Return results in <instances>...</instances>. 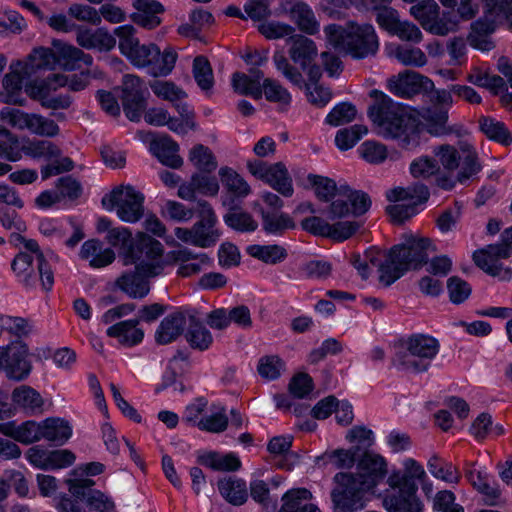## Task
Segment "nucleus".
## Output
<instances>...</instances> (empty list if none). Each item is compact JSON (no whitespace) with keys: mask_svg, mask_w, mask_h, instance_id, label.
<instances>
[{"mask_svg":"<svg viewBox=\"0 0 512 512\" xmlns=\"http://www.w3.org/2000/svg\"><path fill=\"white\" fill-rule=\"evenodd\" d=\"M373 104L368 116L378 136L393 140L404 150H413L420 145L421 129L418 121L406 109L379 90H372Z\"/></svg>","mask_w":512,"mask_h":512,"instance_id":"obj_1","label":"nucleus"},{"mask_svg":"<svg viewBox=\"0 0 512 512\" xmlns=\"http://www.w3.org/2000/svg\"><path fill=\"white\" fill-rule=\"evenodd\" d=\"M402 243L393 246L386 253L384 261L380 251L369 250L366 258L378 267L379 280L385 286H389L404 275L409 269H417L427 263L428 251L434 250L427 238H419L411 233H405Z\"/></svg>","mask_w":512,"mask_h":512,"instance_id":"obj_2","label":"nucleus"},{"mask_svg":"<svg viewBox=\"0 0 512 512\" xmlns=\"http://www.w3.org/2000/svg\"><path fill=\"white\" fill-rule=\"evenodd\" d=\"M324 35L328 45L354 59L375 56L379 50V39L370 23L348 21L344 26L329 24L324 27Z\"/></svg>","mask_w":512,"mask_h":512,"instance_id":"obj_3","label":"nucleus"},{"mask_svg":"<svg viewBox=\"0 0 512 512\" xmlns=\"http://www.w3.org/2000/svg\"><path fill=\"white\" fill-rule=\"evenodd\" d=\"M440 349L438 340L426 334H413L405 339L393 356L392 364L400 371L423 373L428 371Z\"/></svg>","mask_w":512,"mask_h":512,"instance_id":"obj_4","label":"nucleus"},{"mask_svg":"<svg viewBox=\"0 0 512 512\" xmlns=\"http://www.w3.org/2000/svg\"><path fill=\"white\" fill-rule=\"evenodd\" d=\"M433 153L446 171H455L459 168L462 159V165L456 177L437 178V185L445 190L452 189L456 182H466L481 170L477 154L468 143H460L459 150L448 144L440 145L434 148Z\"/></svg>","mask_w":512,"mask_h":512,"instance_id":"obj_5","label":"nucleus"},{"mask_svg":"<svg viewBox=\"0 0 512 512\" xmlns=\"http://www.w3.org/2000/svg\"><path fill=\"white\" fill-rule=\"evenodd\" d=\"M198 220L190 228L177 227L175 236L190 245L199 248H210L216 245L222 236L217 227L218 217L212 205L205 200H199L196 206Z\"/></svg>","mask_w":512,"mask_h":512,"instance_id":"obj_6","label":"nucleus"},{"mask_svg":"<svg viewBox=\"0 0 512 512\" xmlns=\"http://www.w3.org/2000/svg\"><path fill=\"white\" fill-rule=\"evenodd\" d=\"M144 200V194L128 184L114 187L101 203L107 211H115L123 222L136 223L143 217Z\"/></svg>","mask_w":512,"mask_h":512,"instance_id":"obj_7","label":"nucleus"},{"mask_svg":"<svg viewBox=\"0 0 512 512\" xmlns=\"http://www.w3.org/2000/svg\"><path fill=\"white\" fill-rule=\"evenodd\" d=\"M386 197L395 204L386 208L394 223H403L417 214L418 206L428 200L429 191L422 184L407 188L396 187L386 192Z\"/></svg>","mask_w":512,"mask_h":512,"instance_id":"obj_8","label":"nucleus"},{"mask_svg":"<svg viewBox=\"0 0 512 512\" xmlns=\"http://www.w3.org/2000/svg\"><path fill=\"white\" fill-rule=\"evenodd\" d=\"M331 491L334 512H357L365 507L364 493L369 491L353 473H337Z\"/></svg>","mask_w":512,"mask_h":512,"instance_id":"obj_9","label":"nucleus"},{"mask_svg":"<svg viewBox=\"0 0 512 512\" xmlns=\"http://www.w3.org/2000/svg\"><path fill=\"white\" fill-rule=\"evenodd\" d=\"M512 252V226L505 229L501 235V242L488 245L486 248L473 254L475 264L487 274L507 281L512 277V270L503 267L499 262L501 258H508Z\"/></svg>","mask_w":512,"mask_h":512,"instance_id":"obj_10","label":"nucleus"},{"mask_svg":"<svg viewBox=\"0 0 512 512\" xmlns=\"http://www.w3.org/2000/svg\"><path fill=\"white\" fill-rule=\"evenodd\" d=\"M371 207L370 196L362 191L341 185L338 188L336 198L332 200L326 209L330 220L340 219L349 215L361 216Z\"/></svg>","mask_w":512,"mask_h":512,"instance_id":"obj_11","label":"nucleus"},{"mask_svg":"<svg viewBox=\"0 0 512 512\" xmlns=\"http://www.w3.org/2000/svg\"><path fill=\"white\" fill-rule=\"evenodd\" d=\"M31 370L29 349L25 343L13 341L0 346V373H4L8 379L22 381L29 376Z\"/></svg>","mask_w":512,"mask_h":512,"instance_id":"obj_12","label":"nucleus"},{"mask_svg":"<svg viewBox=\"0 0 512 512\" xmlns=\"http://www.w3.org/2000/svg\"><path fill=\"white\" fill-rule=\"evenodd\" d=\"M439 5L435 0H421L410 8V14L421 24L424 30L439 36L456 31L457 22L439 17Z\"/></svg>","mask_w":512,"mask_h":512,"instance_id":"obj_13","label":"nucleus"},{"mask_svg":"<svg viewBox=\"0 0 512 512\" xmlns=\"http://www.w3.org/2000/svg\"><path fill=\"white\" fill-rule=\"evenodd\" d=\"M155 276L147 275L145 266L136 265L119 275L115 280V287L132 299H142L150 291V279Z\"/></svg>","mask_w":512,"mask_h":512,"instance_id":"obj_14","label":"nucleus"},{"mask_svg":"<svg viewBox=\"0 0 512 512\" xmlns=\"http://www.w3.org/2000/svg\"><path fill=\"white\" fill-rule=\"evenodd\" d=\"M383 498L388 512H423V503L417 497V490L404 486H389Z\"/></svg>","mask_w":512,"mask_h":512,"instance_id":"obj_15","label":"nucleus"},{"mask_svg":"<svg viewBox=\"0 0 512 512\" xmlns=\"http://www.w3.org/2000/svg\"><path fill=\"white\" fill-rule=\"evenodd\" d=\"M32 75L21 60L12 61L9 66V72L3 78V88L5 93L2 95L3 102L14 105H24L25 100L21 97L23 80Z\"/></svg>","mask_w":512,"mask_h":512,"instance_id":"obj_16","label":"nucleus"},{"mask_svg":"<svg viewBox=\"0 0 512 512\" xmlns=\"http://www.w3.org/2000/svg\"><path fill=\"white\" fill-rule=\"evenodd\" d=\"M75 39L80 47L99 52L111 51L117 43L114 35L104 27L89 28L79 25Z\"/></svg>","mask_w":512,"mask_h":512,"instance_id":"obj_17","label":"nucleus"},{"mask_svg":"<svg viewBox=\"0 0 512 512\" xmlns=\"http://www.w3.org/2000/svg\"><path fill=\"white\" fill-rule=\"evenodd\" d=\"M138 249L139 263L138 265L145 266L147 275L158 276L164 270L163 252L164 248L161 242L152 237H143Z\"/></svg>","mask_w":512,"mask_h":512,"instance_id":"obj_18","label":"nucleus"},{"mask_svg":"<svg viewBox=\"0 0 512 512\" xmlns=\"http://www.w3.org/2000/svg\"><path fill=\"white\" fill-rule=\"evenodd\" d=\"M387 473L385 459L372 452H366L358 464V472L354 474L364 487L371 490Z\"/></svg>","mask_w":512,"mask_h":512,"instance_id":"obj_19","label":"nucleus"},{"mask_svg":"<svg viewBox=\"0 0 512 512\" xmlns=\"http://www.w3.org/2000/svg\"><path fill=\"white\" fill-rule=\"evenodd\" d=\"M222 205L227 208L226 213L223 215L225 225L238 233H253L258 227V221L251 213L238 207L231 197H222Z\"/></svg>","mask_w":512,"mask_h":512,"instance_id":"obj_20","label":"nucleus"},{"mask_svg":"<svg viewBox=\"0 0 512 512\" xmlns=\"http://www.w3.org/2000/svg\"><path fill=\"white\" fill-rule=\"evenodd\" d=\"M105 240L111 247L119 250V257L124 266L138 262V249L128 228L123 226L114 227L113 230H109V234H106Z\"/></svg>","mask_w":512,"mask_h":512,"instance_id":"obj_21","label":"nucleus"},{"mask_svg":"<svg viewBox=\"0 0 512 512\" xmlns=\"http://www.w3.org/2000/svg\"><path fill=\"white\" fill-rule=\"evenodd\" d=\"M9 242L15 246L23 244L25 251H21L20 253L33 254V258H36L37 269L42 287L45 290H50L54 283L53 272L51 267L48 265L44 254L39 249L38 243L33 239L26 240L20 233H11Z\"/></svg>","mask_w":512,"mask_h":512,"instance_id":"obj_22","label":"nucleus"},{"mask_svg":"<svg viewBox=\"0 0 512 512\" xmlns=\"http://www.w3.org/2000/svg\"><path fill=\"white\" fill-rule=\"evenodd\" d=\"M25 92L31 99L38 101L46 109H67L71 105V98L68 95H54L44 79L27 84Z\"/></svg>","mask_w":512,"mask_h":512,"instance_id":"obj_23","label":"nucleus"},{"mask_svg":"<svg viewBox=\"0 0 512 512\" xmlns=\"http://www.w3.org/2000/svg\"><path fill=\"white\" fill-rule=\"evenodd\" d=\"M286 41L289 45L288 54L290 59L298 64L302 70H306L318 55L316 43L301 34L292 35Z\"/></svg>","mask_w":512,"mask_h":512,"instance_id":"obj_24","label":"nucleus"},{"mask_svg":"<svg viewBox=\"0 0 512 512\" xmlns=\"http://www.w3.org/2000/svg\"><path fill=\"white\" fill-rule=\"evenodd\" d=\"M403 469L393 471L388 479L389 486H404L410 490H418V482L426 477L423 466L413 458H406L402 463Z\"/></svg>","mask_w":512,"mask_h":512,"instance_id":"obj_25","label":"nucleus"},{"mask_svg":"<svg viewBox=\"0 0 512 512\" xmlns=\"http://www.w3.org/2000/svg\"><path fill=\"white\" fill-rule=\"evenodd\" d=\"M497 25L494 20L482 15L470 25V31L467 36L469 45L480 51H490L495 45L492 40V34L496 31Z\"/></svg>","mask_w":512,"mask_h":512,"instance_id":"obj_26","label":"nucleus"},{"mask_svg":"<svg viewBox=\"0 0 512 512\" xmlns=\"http://www.w3.org/2000/svg\"><path fill=\"white\" fill-rule=\"evenodd\" d=\"M52 45L56 52L58 65L65 70L71 71L80 67V63L86 66L93 64V57L82 49L60 40H53Z\"/></svg>","mask_w":512,"mask_h":512,"instance_id":"obj_27","label":"nucleus"},{"mask_svg":"<svg viewBox=\"0 0 512 512\" xmlns=\"http://www.w3.org/2000/svg\"><path fill=\"white\" fill-rule=\"evenodd\" d=\"M133 7L136 9L131 14V20L145 28L154 29L161 24L160 15L164 12L163 5L156 0H133Z\"/></svg>","mask_w":512,"mask_h":512,"instance_id":"obj_28","label":"nucleus"},{"mask_svg":"<svg viewBox=\"0 0 512 512\" xmlns=\"http://www.w3.org/2000/svg\"><path fill=\"white\" fill-rule=\"evenodd\" d=\"M79 256L82 260L87 261L92 268L96 269L112 264L116 258L114 250L105 247L98 239L85 241L81 246Z\"/></svg>","mask_w":512,"mask_h":512,"instance_id":"obj_29","label":"nucleus"},{"mask_svg":"<svg viewBox=\"0 0 512 512\" xmlns=\"http://www.w3.org/2000/svg\"><path fill=\"white\" fill-rule=\"evenodd\" d=\"M150 151L165 166L180 168L183 159L178 155L179 145L169 136L154 137L150 142Z\"/></svg>","mask_w":512,"mask_h":512,"instance_id":"obj_30","label":"nucleus"},{"mask_svg":"<svg viewBox=\"0 0 512 512\" xmlns=\"http://www.w3.org/2000/svg\"><path fill=\"white\" fill-rule=\"evenodd\" d=\"M188 324V315L182 312L171 313L158 326L155 339L158 344L165 345L176 340Z\"/></svg>","mask_w":512,"mask_h":512,"instance_id":"obj_31","label":"nucleus"},{"mask_svg":"<svg viewBox=\"0 0 512 512\" xmlns=\"http://www.w3.org/2000/svg\"><path fill=\"white\" fill-rule=\"evenodd\" d=\"M424 77L412 70H405L387 80L388 89L400 97H410L418 92Z\"/></svg>","mask_w":512,"mask_h":512,"instance_id":"obj_32","label":"nucleus"},{"mask_svg":"<svg viewBox=\"0 0 512 512\" xmlns=\"http://www.w3.org/2000/svg\"><path fill=\"white\" fill-rule=\"evenodd\" d=\"M0 432L23 444H32L42 440V421H26L20 425L13 423L0 425Z\"/></svg>","mask_w":512,"mask_h":512,"instance_id":"obj_33","label":"nucleus"},{"mask_svg":"<svg viewBox=\"0 0 512 512\" xmlns=\"http://www.w3.org/2000/svg\"><path fill=\"white\" fill-rule=\"evenodd\" d=\"M11 267L18 280L28 288L34 287L40 280L36 258L31 253H18Z\"/></svg>","mask_w":512,"mask_h":512,"instance_id":"obj_34","label":"nucleus"},{"mask_svg":"<svg viewBox=\"0 0 512 512\" xmlns=\"http://www.w3.org/2000/svg\"><path fill=\"white\" fill-rule=\"evenodd\" d=\"M12 401L15 407L27 414H38L43 412L44 399L34 388L21 385L12 392Z\"/></svg>","mask_w":512,"mask_h":512,"instance_id":"obj_35","label":"nucleus"},{"mask_svg":"<svg viewBox=\"0 0 512 512\" xmlns=\"http://www.w3.org/2000/svg\"><path fill=\"white\" fill-rule=\"evenodd\" d=\"M138 320H126L110 326L106 333L108 336L116 338L124 346H134L139 344L144 337L142 329L138 328Z\"/></svg>","mask_w":512,"mask_h":512,"instance_id":"obj_36","label":"nucleus"},{"mask_svg":"<svg viewBox=\"0 0 512 512\" xmlns=\"http://www.w3.org/2000/svg\"><path fill=\"white\" fill-rule=\"evenodd\" d=\"M251 72L253 77L240 72L234 73L231 79L232 88L240 95L261 99L262 83L260 81L263 78V73L260 70H252Z\"/></svg>","mask_w":512,"mask_h":512,"instance_id":"obj_37","label":"nucleus"},{"mask_svg":"<svg viewBox=\"0 0 512 512\" xmlns=\"http://www.w3.org/2000/svg\"><path fill=\"white\" fill-rule=\"evenodd\" d=\"M185 338L191 348L199 351L207 350L213 343L211 332L195 314H188V328Z\"/></svg>","mask_w":512,"mask_h":512,"instance_id":"obj_38","label":"nucleus"},{"mask_svg":"<svg viewBox=\"0 0 512 512\" xmlns=\"http://www.w3.org/2000/svg\"><path fill=\"white\" fill-rule=\"evenodd\" d=\"M290 18L307 35H315L320 31V23L313 10L304 2H297L290 8Z\"/></svg>","mask_w":512,"mask_h":512,"instance_id":"obj_39","label":"nucleus"},{"mask_svg":"<svg viewBox=\"0 0 512 512\" xmlns=\"http://www.w3.org/2000/svg\"><path fill=\"white\" fill-rule=\"evenodd\" d=\"M311 497V492L305 488L292 489L283 495L279 512H321L316 505L306 503Z\"/></svg>","mask_w":512,"mask_h":512,"instance_id":"obj_40","label":"nucleus"},{"mask_svg":"<svg viewBox=\"0 0 512 512\" xmlns=\"http://www.w3.org/2000/svg\"><path fill=\"white\" fill-rule=\"evenodd\" d=\"M219 176L228 193L224 197H231L235 201L236 199H243L251 193L249 184L235 170L229 167H222L219 170Z\"/></svg>","mask_w":512,"mask_h":512,"instance_id":"obj_41","label":"nucleus"},{"mask_svg":"<svg viewBox=\"0 0 512 512\" xmlns=\"http://www.w3.org/2000/svg\"><path fill=\"white\" fill-rule=\"evenodd\" d=\"M221 496L230 504L240 506L248 498L246 482L236 477H225L217 483Z\"/></svg>","mask_w":512,"mask_h":512,"instance_id":"obj_42","label":"nucleus"},{"mask_svg":"<svg viewBox=\"0 0 512 512\" xmlns=\"http://www.w3.org/2000/svg\"><path fill=\"white\" fill-rule=\"evenodd\" d=\"M23 62L31 74L41 70H55L58 66L55 49L47 47L34 48Z\"/></svg>","mask_w":512,"mask_h":512,"instance_id":"obj_43","label":"nucleus"},{"mask_svg":"<svg viewBox=\"0 0 512 512\" xmlns=\"http://www.w3.org/2000/svg\"><path fill=\"white\" fill-rule=\"evenodd\" d=\"M71 436L72 427L68 421L53 417L42 421V439L63 445Z\"/></svg>","mask_w":512,"mask_h":512,"instance_id":"obj_44","label":"nucleus"},{"mask_svg":"<svg viewBox=\"0 0 512 512\" xmlns=\"http://www.w3.org/2000/svg\"><path fill=\"white\" fill-rule=\"evenodd\" d=\"M198 462L216 471H236L241 466V461L235 454L221 455L212 451L199 455Z\"/></svg>","mask_w":512,"mask_h":512,"instance_id":"obj_45","label":"nucleus"},{"mask_svg":"<svg viewBox=\"0 0 512 512\" xmlns=\"http://www.w3.org/2000/svg\"><path fill=\"white\" fill-rule=\"evenodd\" d=\"M422 118L427 127V131L432 135L441 136L452 132L447 126V109L439 108L438 106L428 108L423 112Z\"/></svg>","mask_w":512,"mask_h":512,"instance_id":"obj_46","label":"nucleus"},{"mask_svg":"<svg viewBox=\"0 0 512 512\" xmlns=\"http://www.w3.org/2000/svg\"><path fill=\"white\" fill-rule=\"evenodd\" d=\"M21 155L32 158H44L51 160L61 155V150L54 143L46 140L27 139L23 144L20 143Z\"/></svg>","mask_w":512,"mask_h":512,"instance_id":"obj_47","label":"nucleus"},{"mask_svg":"<svg viewBox=\"0 0 512 512\" xmlns=\"http://www.w3.org/2000/svg\"><path fill=\"white\" fill-rule=\"evenodd\" d=\"M358 451L359 448L356 447L326 451L316 458V462L322 461L324 465L330 464L336 469H349L355 464Z\"/></svg>","mask_w":512,"mask_h":512,"instance_id":"obj_48","label":"nucleus"},{"mask_svg":"<svg viewBox=\"0 0 512 512\" xmlns=\"http://www.w3.org/2000/svg\"><path fill=\"white\" fill-rule=\"evenodd\" d=\"M247 253L251 257L269 265L280 263L287 257L286 249L278 244L251 245L247 248Z\"/></svg>","mask_w":512,"mask_h":512,"instance_id":"obj_49","label":"nucleus"},{"mask_svg":"<svg viewBox=\"0 0 512 512\" xmlns=\"http://www.w3.org/2000/svg\"><path fill=\"white\" fill-rule=\"evenodd\" d=\"M266 183L285 197H290L293 194L292 179L285 165L281 162L271 164Z\"/></svg>","mask_w":512,"mask_h":512,"instance_id":"obj_50","label":"nucleus"},{"mask_svg":"<svg viewBox=\"0 0 512 512\" xmlns=\"http://www.w3.org/2000/svg\"><path fill=\"white\" fill-rule=\"evenodd\" d=\"M262 227L267 234L282 235L287 229L295 227L293 220L284 213L260 210Z\"/></svg>","mask_w":512,"mask_h":512,"instance_id":"obj_51","label":"nucleus"},{"mask_svg":"<svg viewBox=\"0 0 512 512\" xmlns=\"http://www.w3.org/2000/svg\"><path fill=\"white\" fill-rule=\"evenodd\" d=\"M196 425L200 430L210 433H221L225 431L228 426V417L226 415L225 407L221 405H213L211 408V414L199 419Z\"/></svg>","mask_w":512,"mask_h":512,"instance_id":"obj_52","label":"nucleus"},{"mask_svg":"<svg viewBox=\"0 0 512 512\" xmlns=\"http://www.w3.org/2000/svg\"><path fill=\"white\" fill-rule=\"evenodd\" d=\"M479 126L481 131L490 140L496 141L504 146H508L512 143V135L504 123L490 117H481L479 119Z\"/></svg>","mask_w":512,"mask_h":512,"instance_id":"obj_53","label":"nucleus"},{"mask_svg":"<svg viewBox=\"0 0 512 512\" xmlns=\"http://www.w3.org/2000/svg\"><path fill=\"white\" fill-rule=\"evenodd\" d=\"M391 55L404 66L419 68L428 63L427 55L414 46L397 45Z\"/></svg>","mask_w":512,"mask_h":512,"instance_id":"obj_54","label":"nucleus"},{"mask_svg":"<svg viewBox=\"0 0 512 512\" xmlns=\"http://www.w3.org/2000/svg\"><path fill=\"white\" fill-rule=\"evenodd\" d=\"M27 130L31 134L47 138L60 134V127L53 119L37 113H30Z\"/></svg>","mask_w":512,"mask_h":512,"instance_id":"obj_55","label":"nucleus"},{"mask_svg":"<svg viewBox=\"0 0 512 512\" xmlns=\"http://www.w3.org/2000/svg\"><path fill=\"white\" fill-rule=\"evenodd\" d=\"M177 60V53L171 47H167L163 52L158 48V56L152 59L148 73L154 77L167 76L173 70Z\"/></svg>","mask_w":512,"mask_h":512,"instance_id":"obj_56","label":"nucleus"},{"mask_svg":"<svg viewBox=\"0 0 512 512\" xmlns=\"http://www.w3.org/2000/svg\"><path fill=\"white\" fill-rule=\"evenodd\" d=\"M429 472L437 479H441L447 483H458L460 474L455 466L445 462L437 455H433L428 461Z\"/></svg>","mask_w":512,"mask_h":512,"instance_id":"obj_57","label":"nucleus"},{"mask_svg":"<svg viewBox=\"0 0 512 512\" xmlns=\"http://www.w3.org/2000/svg\"><path fill=\"white\" fill-rule=\"evenodd\" d=\"M93 4L74 2L68 7V16L77 22L86 23L92 26L100 25L98 9Z\"/></svg>","mask_w":512,"mask_h":512,"instance_id":"obj_58","label":"nucleus"},{"mask_svg":"<svg viewBox=\"0 0 512 512\" xmlns=\"http://www.w3.org/2000/svg\"><path fill=\"white\" fill-rule=\"evenodd\" d=\"M269 102L278 103L282 106H289L292 100L289 91L278 81L265 78L262 82V95Z\"/></svg>","mask_w":512,"mask_h":512,"instance_id":"obj_59","label":"nucleus"},{"mask_svg":"<svg viewBox=\"0 0 512 512\" xmlns=\"http://www.w3.org/2000/svg\"><path fill=\"white\" fill-rule=\"evenodd\" d=\"M192 72L194 79L201 90L210 91L212 89L214 85L213 70L206 57H195Z\"/></svg>","mask_w":512,"mask_h":512,"instance_id":"obj_60","label":"nucleus"},{"mask_svg":"<svg viewBox=\"0 0 512 512\" xmlns=\"http://www.w3.org/2000/svg\"><path fill=\"white\" fill-rule=\"evenodd\" d=\"M112 34L115 38H118V48L126 58L140 45V41L136 36V29L132 25L119 26L114 29Z\"/></svg>","mask_w":512,"mask_h":512,"instance_id":"obj_61","label":"nucleus"},{"mask_svg":"<svg viewBox=\"0 0 512 512\" xmlns=\"http://www.w3.org/2000/svg\"><path fill=\"white\" fill-rule=\"evenodd\" d=\"M484 4L483 15L499 23L512 16V0H482Z\"/></svg>","mask_w":512,"mask_h":512,"instance_id":"obj_62","label":"nucleus"},{"mask_svg":"<svg viewBox=\"0 0 512 512\" xmlns=\"http://www.w3.org/2000/svg\"><path fill=\"white\" fill-rule=\"evenodd\" d=\"M189 160L200 171L209 173L217 168L212 151L202 144H197L190 150Z\"/></svg>","mask_w":512,"mask_h":512,"instance_id":"obj_63","label":"nucleus"},{"mask_svg":"<svg viewBox=\"0 0 512 512\" xmlns=\"http://www.w3.org/2000/svg\"><path fill=\"white\" fill-rule=\"evenodd\" d=\"M367 133L368 128L360 124L340 129L336 133L335 144L342 151L349 150Z\"/></svg>","mask_w":512,"mask_h":512,"instance_id":"obj_64","label":"nucleus"}]
</instances>
